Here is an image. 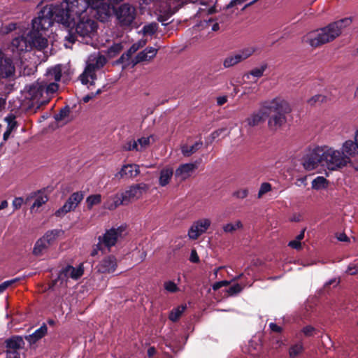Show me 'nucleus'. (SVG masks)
Here are the masks:
<instances>
[{
  "instance_id": "nucleus-1",
  "label": "nucleus",
  "mask_w": 358,
  "mask_h": 358,
  "mask_svg": "<svg viewBox=\"0 0 358 358\" xmlns=\"http://www.w3.org/2000/svg\"><path fill=\"white\" fill-rule=\"evenodd\" d=\"M41 22L43 27H50L53 20L71 28L65 38L71 43L75 41L72 30L81 37H91L96 31V22L90 17L84 0H62L50 4L41 10Z\"/></svg>"
},
{
  "instance_id": "nucleus-2",
  "label": "nucleus",
  "mask_w": 358,
  "mask_h": 358,
  "mask_svg": "<svg viewBox=\"0 0 358 358\" xmlns=\"http://www.w3.org/2000/svg\"><path fill=\"white\" fill-rule=\"evenodd\" d=\"M63 68L62 65H57L50 69L45 79L38 80L27 87L24 97L31 101V106L39 108L48 102V99L43 97L44 94H52L57 91L59 86L56 82L60 80Z\"/></svg>"
},
{
  "instance_id": "nucleus-3",
  "label": "nucleus",
  "mask_w": 358,
  "mask_h": 358,
  "mask_svg": "<svg viewBox=\"0 0 358 358\" xmlns=\"http://www.w3.org/2000/svg\"><path fill=\"white\" fill-rule=\"evenodd\" d=\"M324 164L331 171H338L350 163V158L358 155V129L354 140L348 139L343 143L341 149L322 146Z\"/></svg>"
},
{
  "instance_id": "nucleus-4",
  "label": "nucleus",
  "mask_w": 358,
  "mask_h": 358,
  "mask_svg": "<svg viewBox=\"0 0 358 358\" xmlns=\"http://www.w3.org/2000/svg\"><path fill=\"white\" fill-rule=\"evenodd\" d=\"M41 10L38 16L32 20V29L25 36H21L15 38L11 43V50L13 52L21 53L31 50L33 48L43 50L48 47V40L45 32L49 27H43V24L44 17H41Z\"/></svg>"
},
{
  "instance_id": "nucleus-5",
  "label": "nucleus",
  "mask_w": 358,
  "mask_h": 358,
  "mask_svg": "<svg viewBox=\"0 0 358 358\" xmlns=\"http://www.w3.org/2000/svg\"><path fill=\"white\" fill-rule=\"evenodd\" d=\"M352 22V17H345L333 22L321 29L309 31L302 38V43L317 48L339 37Z\"/></svg>"
},
{
  "instance_id": "nucleus-6",
  "label": "nucleus",
  "mask_w": 358,
  "mask_h": 358,
  "mask_svg": "<svg viewBox=\"0 0 358 358\" xmlns=\"http://www.w3.org/2000/svg\"><path fill=\"white\" fill-rule=\"evenodd\" d=\"M266 110L268 129L275 131L286 123V115L291 112V108L286 101L276 99L266 103Z\"/></svg>"
},
{
  "instance_id": "nucleus-7",
  "label": "nucleus",
  "mask_w": 358,
  "mask_h": 358,
  "mask_svg": "<svg viewBox=\"0 0 358 358\" xmlns=\"http://www.w3.org/2000/svg\"><path fill=\"white\" fill-rule=\"evenodd\" d=\"M123 0H84L89 8L95 10L99 19L105 21L112 16L115 12V6Z\"/></svg>"
},
{
  "instance_id": "nucleus-8",
  "label": "nucleus",
  "mask_w": 358,
  "mask_h": 358,
  "mask_svg": "<svg viewBox=\"0 0 358 358\" xmlns=\"http://www.w3.org/2000/svg\"><path fill=\"white\" fill-rule=\"evenodd\" d=\"M106 63L105 57L99 55H91L83 73L80 76L83 84L92 85L96 80L95 71L102 68Z\"/></svg>"
},
{
  "instance_id": "nucleus-9",
  "label": "nucleus",
  "mask_w": 358,
  "mask_h": 358,
  "mask_svg": "<svg viewBox=\"0 0 358 358\" xmlns=\"http://www.w3.org/2000/svg\"><path fill=\"white\" fill-rule=\"evenodd\" d=\"M319 164L324 166L322 146H318L309 152L302 159V165L307 171L315 169Z\"/></svg>"
},
{
  "instance_id": "nucleus-10",
  "label": "nucleus",
  "mask_w": 358,
  "mask_h": 358,
  "mask_svg": "<svg viewBox=\"0 0 358 358\" xmlns=\"http://www.w3.org/2000/svg\"><path fill=\"white\" fill-rule=\"evenodd\" d=\"M114 13L122 26L130 25L136 15V8L129 3H123L117 10L115 9Z\"/></svg>"
},
{
  "instance_id": "nucleus-11",
  "label": "nucleus",
  "mask_w": 358,
  "mask_h": 358,
  "mask_svg": "<svg viewBox=\"0 0 358 358\" xmlns=\"http://www.w3.org/2000/svg\"><path fill=\"white\" fill-rule=\"evenodd\" d=\"M124 228L119 227L107 230L103 236L99 237V243H102L103 246L110 249L115 245L119 239L124 235Z\"/></svg>"
},
{
  "instance_id": "nucleus-12",
  "label": "nucleus",
  "mask_w": 358,
  "mask_h": 358,
  "mask_svg": "<svg viewBox=\"0 0 358 358\" xmlns=\"http://www.w3.org/2000/svg\"><path fill=\"white\" fill-rule=\"evenodd\" d=\"M211 220L209 218H201L194 221L188 231V237L191 240H196L204 234L210 227Z\"/></svg>"
},
{
  "instance_id": "nucleus-13",
  "label": "nucleus",
  "mask_w": 358,
  "mask_h": 358,
  "mask_svg": "<svg viewBox=\"0 0 358 358\" xmlns=\"http://www.w3.org/2000/svg\"><path fill=\"white\" fill-rule=\"evenodd\" d=\"M148 189L149 185L144 182L132 185L122 192L124 200H126L127 204L133 201L138 200L141 198L144 193L147 192Z\"/></svg>"
},
{
  "instance_id": "nucleus-14",
  "label": "nucleus",
  "mask_w": 358,
  "mask_h": 358,
  "mask_svg": "<svg viewBox=\"0 0 358 358\" xmlns=\"http://www.w3.org/2000/svg\"><path fill=\"white\" fill-rule=\"evenodd\" d=\"M84 195L81 192H77L72 194L64 206L55 212V215L61 217L66 213L73 210L83 199Z\"/></svg>"
},
{
  "instance_id": "nucleus-15",
  "label": "nucleus",
  "mask_w": 358,
  "mask_h": 358,
  "mask_svg": "<svg viewBox=\"0 0 358 358\" xmlns=\"http://www.w3.org/2000/svg\"><path fill=\"white\" fill-rule=\"evenodd\" d=\"M97 271L101 273H112L117 268V260L113 255L107 256L103 258L98 264Z\"/></svg>"
},
{
  "instance_id": "nucleus-16",
  "label": "nucleus",
  "mask_w": 358,
  "mask_h": 358,
  "mask_svg": "<svg viewBox=\"0 0 358 358\" xmlns=\"http://www.w3.org/2000/svg\"><path fill=\"white\" fill-rule=\"evenodd\" d=\"M197 169L195 163H186L180 164L175 171V178L181 181L185 180L191 176Z\"/></svg>"
},
{
  "instance_id": "nucleus-17",
  "label": "nucleus",
  "mask_w": 358,
  "mask_h": 358,
  "mask_svg": "<svg viewBox=\"0 0 358 358\" xmlns=\"http://www.w3.org/2000/svg\"><path fill=\"white\" fill-rule=\"evenodd\" d=\"M140 173L139 166L134 164L124 165L115 175L117 178H134Z\"/></svg>"
},
{
  "instance_id": "nucleus-18",
  "label": "nucleus",
  "mask_w": 358,
  "mask_h": 358,
  "mask_svg": "<svg viewBox=\"0 0 358 358\" xmlns=\"http://www.w3.org/2000/svg\"><path fill=\"white\" fill-rule=\"evenodd\" d=\"M267 111L266 110V104L257 112L253 113L245 120V127H254L259 125L264 120Z\"/></svg>"
},
{
  "instance_id": "nucleus-19",
  "label": "nucleus",
  "mask_w": 358,
  "mask_h": 358,
  "mask_svg": "<svg viewBox=\"0 0 358 358\" xmlns=\"http://www.w3.org/2000/svg\"><path fill=\"white\" fill-rule=\"evenodd\" d=\"M61 273L69 280V278L72 280H78L84 273L83 264H80L76 267L72 266H67L65 267Z\"/></svg>"
},
{
  "instance_id": "nucleus-20",
  "label": "nucleus",
  "mask_w": 358,
  "mask_h": 358,
  "mask_svg": "<svg viewBox=\"0 0 358 358\" xmlns=\"http://www.w3.org/2000/svg\"><path fill=\"white\" fill-rule=\"evenodd\" d=\"M24 342L21 336H13L6 341V353L18 352L17 350L24 348Z\"/></svg>"
},
{
  "instance_id": "nucleus-21",
  "label": "nucleus",
  "mask_w": 358,
  "mask_h": 358,
  "mask_svg": "<svg viewBox=\"0 0 358 358\" xmlns=\"http://www.w3.org/2000/svg\"><path fill=\"white\" fill-rule=\"evenodd\" d=\"M14 72V66L11 60L8 58H4L0 50V75L3 77H8Z\"/></svg>"
},
{
  "instance_id": "nucleus-22",
  "label": "nucleus",
  "mask_w": 358,
  "mask_h": 358,
  "mask_svg": "<svg viewBox=\"0 0 358 358\" xmlns=\"http://www.w3.org/2000/svg\"><path fill=\"white\" fill-rule=\"evenodd\" d=\"M31 199H34V201L32 206H31V212H37L38 210V208L43 204H45L48 200V195L42 192H38L31 195L27 198V201H29Z\"/></svg>"
},
{
  "instance_id": "nucleus-23",
  "label": "nucleus",
  "mask_w": 358,
  "mask_h": 358,
  "mask_svg": "<svg viewBox=\"0 0 358 358\" xmlns=\"http://www.w3.org/2000/svg\"><path fill=\"white\" fill-rule=\"evenodd\" d=\"M120 205H127L123 193L116 194L111 196L104 203V208L108 210H114Z\"/></svg>"
},
{
  "instance_id": "nucleus-24",
  "label": "nucleus",
  "mask_w": 358,
  "mask_h": 358,
  "mask_svg": "<svg viewBox=\"0 0 358 358\" xmlns=\"http://www.w3.org/2000/svg\"><path fill=\"white\" fill-rule=\"evenodd\" d=\"M157 52V48L149 47L139 52L136 57L135 63L150 61L154 58Z\"/></svg>"
},
{
  "instance_id": "nucleus-25",
  "label": "nucleus",
  "mask_w": 358,
  "mask_h": 358,
  "mask_svg": "<svg viewBox=\"0 0 358 358\" xmlns=\"http://www.w3.org/2000/svg\"><path fill=\"white\" fill-rule=\"evenodd\" d=\"M48 327L45 324L36 329L33 334L25 336V339L30 343L33 344L42 338L47 334Z\"/></svg>"
},
{
  "instance_id": "nucleus-26",
  "label": "nucleus",
  "mask_w": 358,
  "mask_h": 358,
  "mask_svg": "<svg viewBox=\"0 0 358 358\" xmlns=\"http://www.w3.org/2000/svg\"><path fill=\"white\" fill-rule=\"evenodd\" d=\"M173 175V170L171 167L166 166L159 173V184L162 187L166 186L171 181Z\"/></svg>"
},
{
  "instance_id": "nucleus-27",
  "label": "nucleus",
  "mask_w": 358,
  "mask_h": 358,
  "mask_svg": "<svg viewBox=\"0 0 358 358\" xmlns=\"http://www.w3.org/2000/svg\"><path fill=\"white\" fill-rule=\"evenodd\" d=\"M243 228L242 222L239 220H236L234 222H227L223 224L222 229L226 234H234L237 231L241 230Z\"/></svg>"
},
{
  "instance_id": "nucleus-28",
  "label": "nucleus",
  "mask_w": 358,
  "mask_h": 358,
  "mask_svg": "<svg viewBox=\"0 0 358 358\" xmlns=\"http://www.w3.org/2000/svg\"><path fill=\"white\" fill-rule=\"evenodd\" d=\"M55 119L57 122H61L62 124H66L71 120L70 117V108L66 106L62 108L58 114H56Z\"/></svg>"
},
{
  "instance_id": "nucleus-29",
  "label": "nucleus",
  "mask_w": 358,
  "mask_h": 358,
  "mask_svg": "<svg viewBox=\"0 0 358 358\" xmlns=\"http://www.w3.org/2000/svg\"><path fill=\"white\" fill-rule=\"evenodd\" d=\"M50 245L47 243V241H45L43 238L38 239L33 250V253L35 255L39 256L43 255L50 247Z\"/></svg>"
},
{
  "instance_id": "nucleus-30",
  "label": "nucleus",
  "mask_w": 358,
  "mask_h": 358,
  "mask_svg": "<svg viewBox=\"0 0 358 358\" xmlns=\"http://www.w3.org/2000/svg\"><path fill=\"white\" fill-rule=\"evenodd\" d=\"M202 145L201 142H196L194 145L189 146L187 145H183L181 147V151L184 156L189 157L192 154L195 153L197 150H199Z\"/></svg>"
},
{
  "instance_id": "nucleus-31",
  "label": "nucleus",
  "mask_w": 358,
  "mask_h": 358,
  "mask_svg": "<svg viewBox=\"0 0 358 358\" xmlns=\"http://www.w3.org/2000/svg\"><path fill=\"white\" fill-rule=\"evenodd\" d=\"M65 277L60 273L58 278L56 279L53 283L52 287H50L52 289H62L65 288H69L68 286L69 280H64Z\"/></svg>"
},
{
  "instance_id": "nucleus-32",
  "label": "nucleus",
  "mask_w": 358,
  "mask_h": 358,
  "mask_svg": "<svg viewBox=\"0 0 358 358\" xmlns=\"http://www.w3.org/2000/svg\"><path fill=\"white\" fill-rule=\"evenodd\" d=\"M242 62V59L238 53L235 55H231L226 57L223 62V66L225 68L231 67L240 62Z\"/></svg>"
},
{
  "instance_id": "nucleus-33",
  "label": "nucleus",
  "mask_w": 358,
  "mask_h": 358,
  "mask_svg": "<svg viewBox=\"0 0 358 358\" xmlns=\"http://www.w3.org/2000/svg\"><path fill=\"white\" fill-rule=\"evenodd\" d=\"M304 350L302 342H298L290 346L289 349V355L290 358H295L303 352Z\"/></svg>"
},
{
  "instance_id": "nucleus-34",
  "label": "nucleus",
  "mask_w": 358,
  "mask_h": 358,
  "mask_svg": "<svg viewBox=\"0 0 358 358\" xmlns=\"http://www.w3.org/2000/svg\"><path fill=\"white\" fill-rule=\"evenodd\" d=\"M61 233H63L61 230H50L47 231L42 238L45 239V241H47L48 244L51 245Z\"/></svg>"
},
{
  "instance_id": "nucleus-35",
  "label": "nucleus",
  "mask_w": 358,
  "mask_h": 358,
  "mask_svg": "<svg viewBox=\"0 0 358 358\" xmlns=\"http://www.w3.org/2000/svg\"><path fill=\"white\" fill-rule=\"evenodd\" d=\"M186 308V305H180L173 308L169 314V320H171L172 322H176L180 317L181 315L185 310Z\"/></svg>"
},
{
  "instance_id": "nucleus-36",
  "label": "nucleus",
  "mask_w": 358,
  "mask_h": 358,
  "mask_svg": "<svg viewBox=\"0 0 358 358\" xmlns=\"http://www.w3.org/2000/svg\"><path fill=\"white\" fill-rule=\"evenodd\" d=\"M20 278H14L6 280L0 284V291L6 289H14L17 288V283L20 282Z\"/></svg>"
},
{
  "instance_id": "nucleus-37",
  "label": "nucleus",
  "mask_w": 358,
  "mask_h": 358,
  "mask_svg": "<svg viewBox=\"0 0 358 358\" xmlns=\"http://www.w3.org/2000/svg\"><path fill=\"white\" fill-rule=\"evenodd\" d=\"M328 181L322 176H318L312 182V187L315 189H324L328 185Z\"/></svg>"
},
{
  "instance_id": "nucleus-38",
  "label": "nucleus",
  "mask_w": 358,
  "mask_h": 358,
  "mask_svg": "<svg viewBox=\"0 0 358 358\" xmlns=\"http://www.w3.org/2000/svg\"><path fill=\"white\" fill-rule=\"evenodd\" d=\"M101 201V194H93L86 199V203L88 209H92L94 206L98 205Z\"/></svg>"
},
{
  "instance_id": "nucleus-39",
  "label": "nucleus",
  "mask_w": 358,
  "mask_h": 358,
  "mask_svg": "<svg viewBox=\"0 0 358 358\" xmlns=\"http://www.w3.org/2000/svg\"><path fill=\"white\" fill-rule=\"evenodd\" d=\"M123 49V45L120 43H115L110 46L107 50V55L109 57L112 58L119 54Z\"/></svg>"
},
{
  "instance_id": "nucleus-40",
  "label": "nucleus",
  "mask_w": 358,
  "mask_h": 358,
  "mask_svg": "<svg viewBox=\"0 0 358 358\" xmlns=\"http://www.w3.org/2000/svg\"><path fill=\"white\" fill-rule=\"evenodd\" d=\"M151 136L149 137H142L138 138L136 142H138V152H141L144 150L146 148L149 146L150 144Z\"/></svg>"
},
{
  "instance_id": "nucleus-41",
  "label": "nucleus",
  "mask_w": 358,
  "mask_h": 358,
  "mask_svg": "<svg viewBox=\"0 0 358 358\" xmlns=\"http://www.w3.org/2000/svg\"><path fill=\"white\" fill-rule=\"evenodd\" d=\"M327 100H328V99L326 96L322 95V94H316V95L312 96L311 98H310L307 101V102L310 106H313L317 103L326 102Z\"/></svg>"
},
{
  "instance_id": "nucleus-42",
  "label": "nucleus",
  "mask_w": 358,
  "mask_h": 358,
  "mask_svg": "<svg viewBox=\"0 0 358 358\" xmlns=\"http://www.w3.org/2000/svg\"><path fill=\"white\" fill-rule=\"evenodd\" d=\"M146 40L141 39L139 40L137 43L133 44L131 47L127 51V57H131L134 53H135L139 48L143 47L146 44Z\"/></svg>"
},
{
  "instance_id": "nucleus-43",
  "label": "nucleus",
  "mask_w": 358,
  "mask_h": 358,
  "mask_svg": "<svg viewBox=\"0 0 358 358\" xmlns=\"http://www.w3.org/2000/svg\"><path fill=\"white\" fill-rule=\"evenodd\" d=\"M255 52V48L253 47H249L245 49H243L240 52H238L239 56L241 57L242 61L250 57L253 53Z\"/></svg>"
},
{
  "instance_id": "nucleus-44",
  "label": "nucleus",
  "mask_w": 358,
  "mask_h": 358,
  "mask_svg": "<svg viewBox=\"0 0 358 358\" xmlns=\"http://www.w3.org/2000/svg\"><path fill=\"white\" fill-rule=\"evenodd\" d=\"M266 69H267V64H264L261 65L259 67L253 69L252 71H250L249 74L252 76H255L256 78H260L263 76V73L266 71Z\"/></svg>"
},
{
  "instance_id": "nucleus-45",
  "label": "nucleus",
  "mask_w": 358,
  "mask_h": 358,
  "mask_svg": "<svg viewBox=\"0 0 358 358\" xmlns=\"http://www.w3.org/2000/svg\"><path fill=\"white\" fill-rule=\"evenodd\" d=\"M5 121L7 122V129L13 131L17 127V122L15 117L13 115H10L5 118Z\"/></svg>"
},
{
  "instance_id": "nucleus-46",
  "label": "nucleus",
  "mask_w": 358,
  "mask_h": 358,
  "mask_svg": "<svg viewBox=\"0 0 358 358\" xmlns=\"http://www.w3.org/2000/svg\"><path fill=\"white\" fill-rule=\"evenodd\" d=\"M271 190V185L268 182H264L261 185L259 192L258 198L262 197V196Z\"/></svg>"
},
{
  "instance_id": "nucleus-47",
  "label": "nucleus",
  "mask_w": 358,
  "mask_h": 358,
  "mask_svg": "<svg viewBox=\"0 0 358 358\" xmlns=\"http://www.w3.org/2000/svg\"><path fill=\"white\" fill-rule=\"evenodd\" d=\"M16 29L15 23H9L8 24L3 25L1 27L0 32L2 34H8Z\"/></svg>"
},
{
  "instance_id": "nucleus-48",
  "label": "nucleus",
  "mask_w": 358,
  "mask_h": 358,
  "mask_svg": "<svg viewBox=\"0 0 358 358\" xmlns=\"http://www.w3.org/2000/svg\"><path fill=\"white\" fill-rule=\"evenodd\" d=\"M157 26L155 24H150L143 27L142 32L143 34L152 35L155 32Z\"/></svg>"
},
{
  "instance_id": "nucleus-49",
  "label": "nucleus",
  "mask_w": 358,
  "mask_h": 358,
  "mask_svg": "<svg viewBox=\"0 0 358 358\" xmlns=\"http://www.w3.org/2000/svg\"><path fill=\"white\" fill-rule=\"evenodd\" d=\"M124 149L125 150H128V151H131V150L137 151L138 142H136V141H129L124 144Z\"/></svg>"
},
{
  "instance_id": "nucleus-50",
  "label": "nucleus",
  "mask_w": 358,
  "mask_h": 358,
  "mask_svg": "<svg viewBox=\"0 0 358 358\" xmlns=\"http://www.w3.org/2000/svg\"><path fill=\"white\" fill-rule=\"evenodd\" d=\"M302 333L304 334L306 337H310L313 336L315 332V329L312 326H306L303 327L301 330Z\"/></svg>"
},
{
  "instance_id": "nucleus-51",
  "label": "nucleus",
  "mask_w": 358,
  "mask_h": 358,
  "mask_svg": "<svg viewBox=\"0 0 358 358\" xmlns=\"http://www.w3.org/2000/svg\"><path fill=\"white\" fill-rule=\"evenodd\" d=\"M346 273L349 275H356L358 273V265L350 264L347 268Z\"/></svg>"
},
{
  "instance_id": "nucleus-52",
  "label": "nucleus",
  "mask_w": 358,
  "mask_h": 358,
  "mask_svg": "<svg viewBox=\"0 0 358 358\" xmlns=\"http://www.w3.org/2000/svg\"><path fill=\"white\" fill-rule=\"evenodd\" d=\"M339 282L340 281L338 279L334 278L325 284L324 288L325 289H335L336 287V286L338 285Z\"/></svg>"
},
{
  "instance_id": "nucleus-53",
  "label": "nucleus",
  "mask_w": 358,
  "mask_h": 358,
  "mask_svg": "<svg viewBox=\"0 0 358 358\" xmlns=\"http://www.w3.org/2000/svg\"><path fill=\"white\" fill-rule=\"evenodd\" d=\"M248 194V190L247 189H238L234 193V196L239 199H244Z\"/></svg>"
},
{
  "instance_id": "nucleus-54",
  "label": "nucleus",
  "mask_w": 358,
  "mask_h": 358,
  "mask_svg": "<svg viewBox=\"0 0 358 358\" xmlns=\"http://www.w3.org/2000/svg\"><path fill=\"white\" fill-rule=\"evenodd\" d=\"M164 289L166 291H176L178 287L173 282L167 281L164 282Z\"/></svg>"
},
{
  "instance_id": "nucleus-55",
  "label": "nucleus",
  "mask_w": 358,
  "mask_h": 358,
  "mask_svg": "<svg viewBox=\"0 0 358 358\" xmlns=\"http://www.w3.org/2000/svg\"><path fill=\"white\" fill-rule=\"evenodd\" d=\"M229 284V282L227 280H222L217 282H215L213 285V288L214 290H217L222 287L223 286H227Z\"/></svg>"
},
{
  "instance_id": "nucleus-56",
  "label": "nucleus",
  "mask_w": 358,
  "mask_h": 358,
  "mask_svg": "<svg viewBox=\"0 0 358 358\" xmlns=\"http://www.w3.org/2000/svg\"><path fill=\"white\" fill-rule=\"evenodd\" d=\"M23 203V199L21 197L15 198L13 201V206L15 209L20 208Z\"/></svg>"
},
{
  "instance_id": "nucleus-57",
  "label": "nucleus",
  "mask_w": 358,
  "mask_h": 358,
  "mask_svg": "<svg viewBox=\"0 0 358 358\" xmlns=\"http://www.w3.org/2000/svg\"><path fill=\"white\" fill-rule=\"evenodd\" d=\"M289 246H290L292 248L300 250L301 248V242L298 241V240H293L291 241L289 244Z\"/></svg>"
},
{
  "instance_id": "nucleus-58",
  "label": "nucleus",
  "mask_w": 358,
  "mask_h": 358,
  "mask_svg": "<svg viewBox=\"0 0 358 358\" xmlns=\"http://www.w3.org/2000/svg\"><path fill=\"white\" fill-rule=\"evenodd\" d=\"M336 238L339 241H343V242H349L350 241V238L346 236V234L345 233L337 234L336 235Z\"/></svg>"
},
{
  "instance_id": "nucleus-59",
  "label": "nucleus",
  "mask_w": 358,
  "mask_h": 358,
  "mask_svg": "<svg viewBox=\"0 0 358 358\" xmlns=\"http://www.w3.org/2000/svg\"><path fill=\"white\" fill-rule=\"evenodd\" d=\"M103 245L102 244V243H99V241L98 243L93 248V250H92V251L91 252V255L92 256H96L98 254L99 250H102V246Z\"/></svg>"
},
{
  "instance_id": "nucleus-60",
  "label": "nucleus",
  "mask_w": 358,
  "mask_h": 358,
  "mask_svg": "<svg viewBox=\"0 0 358 358\" xmlns=\"http://www.w3.org/2000/svg\"><path fill=\"white\" fill-rule=\"evenodd\" d=\"M226 131V129L221 128L212 133L211 137L213 139H215L219 137L222 133Z\"/></svg>"
},
{
  "instance_id": "nucleus-61",
  "label": "nucleus",
  "mask_w": 358,
  "mask_h": 358,
  "mask_svg": "<svg viewBox=\"0 0 358 358\" xmlns=\"http://www.w3.org/2000/svg\"><path fill=\"white\" fill-rule=\"evenodd\" d=\"M269 327L271 329V331L274 332L280 333L282 331V328L281 327L278 326L276 324L273 322L269 324Z\"/></svg>"
},
{
  "instance_id": "nucleus-62",
  "label": "nucleus",
  "mask_w": 358,
  "mask_h": 358,
  "mask_svg": "<svg viewBox=\"0 0 358 358\" xmlns=\"http://www.w3.org/2000/svg\"><path fill=\"white\" fill-rule=\"evenodd\" d=\"M246 1L247 0H231L230 3L227 6V8H229L236 5L241 4Z\"/></svg>"
},
{
  "instance_id": "nucleus-63",
  "label": "nucleus",
  "mask_w": 358,
  "mask_h": 358,
  "mask_svg": "<svg viewBox=\"0 0 358 358\" xmlns=\"http://www.w3.org/2000/svg\"><path fill=\"white\" fill-rule=\"evenodd\" d=\"M100 90H98L96 94H94V93H92L90 94H87L86 96H85L83 98V102L85 103H87L88 101H90L92 99H93L96 94H98L100 93Z\"/></svg>"
},
{
  "instance_id": "nucleus-64",
  "label": "nucleus",
  "mask_w": 358,
  "mask_h": 358,
  "mask_svg": "<svg viewBox=\"0 0 358 358\" xmlns=\"http://www.w3.org/2000/svg\"><path fill=\"white\" fill-rule=\"evenodd\" d=\"M227 101V96H221L217 98V103L218 106H222Z\"/></svg>"
}]
</instances>
